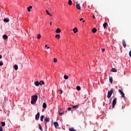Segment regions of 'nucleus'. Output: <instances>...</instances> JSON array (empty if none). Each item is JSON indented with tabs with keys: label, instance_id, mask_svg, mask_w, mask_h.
<instances>
[{
	"label": "nucleus",
	"instance_id": "f257e3e1",
	"mask_svg": "<svg viewBox=\"0 0 131 131\" xmlns=\"http://www.w3.org/2000/svg\"><path fill=\"white\" fill-rule=\"evenodd\" d=\"M38 98V96H37V95H34L32 96L31 104H32V105H34V104L36 103V101H37Z\"/></svg>",
	"mask_w": 131,
	"mask_h": 131
},
{
	"label": "nucleus",
	"instance_id": "f03ea898",
	"mask_svg": "<svg viewBox=\"0 0 131 131\" xmlns=\"http://www.w3.org/2000/svg\"><path fill=\"white\" fill-rule=\"evenodd\" d=\"M113 94V90H111L110 91H108L107 92V98L109 99L110 98H111V96H112V94Z\"/></svg>",
	"mask_w": 131,
	"mask_h": 131
},
{
	"label": "nucleus",
	"instance_id": "7ed1b4c3",
	"mask_svg": "<svg viewBox=\"0 0 131 131\" xmlns=\"http://www.w3.org/2000/svg\"><path fill=\"white\" fill-rule=\"evenodd\" d=\"M117 102V98H115L112 102V108H114L115 105H116V103Z\"/></svg>",
	"mask_w": 131,
	"mask_h": 131
},
{
	"label": "nucleus",
	"instance_id": "20e7f679",
	"mask_svg": "<svg viewBox=\"0 0 131 131\" xmlns=\"http://www.w3.org/2000/svg\"><path fill=\"white\" fill-rule=\"evenodd\" d=\"M118 92L121 95L122 98H123V99L125 98V96H124V93H123V92H122V91H121V90L119 89Z\"/></svg>",
	"mask_w": 131,
	"mask_h": 131
},
{
	"label": "nucleus",
	"instance_id": "39448f33",
	"mask_svg": "<svg viewBox=\"0 0 131 131\" xmlns=\"http://www.w3.org/2000/svg\"><path fill=\"white\" fill-rule=\"evenodd\" d=\"M34 84L36 86H38L39 85H41V83H40V82H38V81H35Z\"/></svg>",
	"mask_w": 131,
	"mask_h": 131
},
{
	"label": "nucleus",
	"instance_id": "423d86ee",
	"mask_svg": "<svg viewBox=\"0 0 131 131\" xmlns=\"http://www.w3.org/2000/svg\"><path fill=\"white\" fill-rule=\"evenodd\" d=\"M44 121H45V125L47 126V122H50V118H46L44 119Z\"/></svg>",
	"mask_w": 131,
	"mask_h": 131
},
{
	"label": "nucleus",
	"instance_id": "0eeeda50",
	"mask_svg": "<svg viewBox=\"0 0 131 131\" xmlns=\"http://www.w3.org/2000/svg\"><path fill=\"white\" fill-rule=\"evenodd\" d=\"M39 116H40L39 113H37V114L35 115L36 120H38V119H39Z\"/></svg>",
	"mask_w": 131,
	"mask_h": 131
},
{
	"label": "nucleus",
	"instance_id": "6e6552de",
	"mask_svg": "<svg viewBox=\"0 0 131 131\" xmlns=\"http://www.w3.org/2000/svg\"><path fill=\"white\" fill-rule=\"evenodd\" d=\"M122 45L124 48H126V43H125V40H124V39L122 40Z\"/></svg>",
	"mask_w": 131,
	"mask_h": 131
},
{
	"label": "nucleus",
	"instance_id": "1a4fd4ad",
	"mask_svg": "<svg viewBox=\"0 0 131 131\" xmlns=\"http://www.w3.org/2000/svg\"><path fill=\"white\" fill-rule=\"evenodd\" d=\"M111 72H117V70H116L115 68H112L111 70Z\"/></svg>",
	"mask_w": 131,
	"mask_h": 131
},
{
	"label": "nucleus",
	"instance_id": "9d476101",
	"mask_svg": "<svg viewBox=\"0 0 131 131\" xmlns=\"http://www.w3.org/2000/svg\"><path fill=\"white\" fill-rule=\"evenodd\" d=\"M54 125L55 127H57V126H59V123H58L57 122H54Z\"/></svg>",
	"mask_w": 131,
	"mask_h": 131
},
{
	"label": "nucleus",
	"instance_id": "9b49d317",
	"mask_svg": "<svg viewBox=\"0 0 131 131\" xmlns=\"http://www.w3.org/2000/svg\"><path fill=\"white\" fill-rule=\"evenodd\" d=\"M92 31L93 33H96L97 32V29H96V28H94L92 29Z\"/></svg>",
	"mask_w": 131,
	"mask_h": 131
},
{
	"label": "nucleus",
	"instance_id": "f8f14e48",
	"mask_svg": "<svg viewBox=\"0 0 131 131\" xmlns=\"http://www.w3.org/2000/svg\"><path fill=\"white\" fill-rule=\"evenodd\" d=\"M56 33H60V32H61V30L60 29V28H57L56 30Z\"/></svg>",
	"mask_w": 131,
	"mask_h": 131
},
{
	"label": "nucleus",
	"instance_id": "ddd939ff",
	"mask_svg": "<svg viewBox=\"0 0 131 131\" xmlns=\"http://www.w3.org/2000/svg\"><path fill=\"white\" fill-rule=\"evenodd\" d=\"M42 107L44 109H46V108H47V103H46L45 102L43 103V104H42Z\"/></svg>",
	"mask_w": 131,
	"mask_h": 131
},
{
	"label": "nucleus",
	"instance_id": "4468645a",
	"mask_svg": "<svg viewBox=\"0 0 131 131\" xmlns=\"http://www.w3.org/2000/svg\"><path fill=\"white\" fill-rule=\"evenodd\" d=\"M103 26L104 28H106V27H107V26H108V23H104L103 25Z\"/></svg>",
	"mask_w": 131,
	"mask_h": 131
},
{
	"label": "nucleus",
	"instance_id": "2eb2a0df",
	"mask_svg": "<svg viewBox=\"0 0 131 131\" xmlns=\"http://www.w3.org/2000/svg\"><path fill=\"white\" fill-rule=\"evenodd\" d=\"M73 31H74V33H76L78 30H77V28H75L73 29Z\"/></svg>",
	"mask_w": 131,
	"mask_h": 131
},
{
	"label": "nucleus",
	"instance_id": "dca6fc26",
	"mask_svg": "<svg viewBox=\"0 0 131 131\" xmlns=\"http://www.w3.org/2000/svg\"><path fill=\"white\" fill-rule=\"evenodd\" d=\"M109 79L110 82H111V83H112V82H113V78H112V77H110Z\"/></svg>",
	"mask_w": 131,
	"mask_h": 131
},
{
	"label": "nucleus",
	"instance_id": "f3484780",
	"mask_svg": "<svg viewBox=\"0 0 131 131\" xmlns=\"http://www.w3.org/2000/svg\"><path fill=\"white\" fill-rule=\"evenodd\" d=\"M43 118H45V116L44 115L40 116V119L41 121H43Z\"/></svg>",
	"mask_w": 131,
	"mask_h": 131
},
{
	"label": "nucleus",
	"instance_id": "a211bd4d",
	"mask_svg": "<svg viewBox=\"0 0 131 131\" xmlns=\"http://www.w3.org/2000/svg\"><path fill=\"white\" fill-rule=\"evenodd\" d=\"M76 8L78 9V10H80V5H79V4H77Z\"/></svg>",
	"mask_w": 131,
	"mask_h": 131
},
{
	"label": "nucleus",
	"instance_id": "6ab92c4d",
	"mask_svg": "<svg viewBox=\"0 0 131 131\" xmlns=\"http://www.w3.org/2000/svg\"><path fill=\"white\" fill-rule=\"evenodd\" d=\"M3 38L4 39H8V36L7 35H4Z\"/></svg>",
	"mask_w": 131,
	"mask_h": 131
},
{
	"label": "nucleus",
	"instance_id": "aec40b11",
	"mask_svg": "<svg viewBox=\"0 0 131 131\" xmlns=\"http://www.w3.org/2000/svg\"><path fill=\"white\" fill-rule=\"evenodd\" d=\"M28 12H31V10H30V9H32V6H30L29 7H28Z\"/></svg>",
	"mask_w": 131,
	"mask_h": 131
},
{
	"label": "nucleus",
	"instance_id": "412c9836",
	"mask_svg": "<svg viewBox=\"0 0 131 131\" xmlns=\"http://www.w3.org/2000/svg\"><path fill=\"white\" fill-rule=\"evenodd\" d=\"M68 4H69V6H72V1L69 0Z\"/></svg>",
	"mask_w": 131,
	"mask_h": 131
},
{
	"label": "nucleus",
	"instance_id": "4be33fe9",
	"mask_svg": "<svg viewBox=\"0 0 131 131\" xmlns=\"http://www.w3.org/2000/svg\"><path fill=\"white\" fill-rule=\"evenodd\" d=\"M55 37L57 39H60V35L57 34V35H56Z\"/></svg>",
	"mask_w": 131,
	"mask_h": 131
},
{
	"label": "nucleus",
	"instance_id": "5701e85b",
	"mask_svg": "<svg viewBox=\"0 0 131 131\" xmlns=\"http://www.w3.org/2000/svg\"><path fill=\"white\" fill-rule=\"evenodd\" d=\"M69 130L70 131H76V130H75V128L73 127L69 128Z\"/></svg>",
	"mask_w": 131,
	"mask_h": 131
},
{
	"label": "nucleus",
	"instance_id": "b1692460",
	"mask_svg": "<svg viewBox=\"0 0 131 131\" xmlns=\"http://www.w3.org/2000/svg\"><path fill=\"white\" fill-rule=\"evenodd\" d=\"M46 13L47 14V15H49V16H53V15H52L51 13H49V11H48V10H46Z\"/></svg>",
	"mask_w": 131,
	"mask_h": 131
},
{
	"label": "nucleus",
	"instance_id": "393cba45",
	"mask_svg": "<svg viewBox=\"0 0 131 131\" xmlns=\"http://www.w3.org/2000/svg\"><path fill=\"white\" fill-rule=\"evenodd\" d=\"M1 125L2 126H5L6 125V123L5 122H1Z\"/></svg>",
	"mask_w": 131,
	"mask_h": 131
},
{
	"label": "nucleus",
	"instance_id": "a878e982",
	"mask_svg": "<svg viewBox=\"0 0 131 131\" xmlns=\"http://www.w3.org/2000/svg\"><path fill=\"white\" fill-rule=\"evenodd\" d=\"M14 69L15 70H18V66L16 64L14 65Z\"/></svg>",
	"mask_w": 131,
	"mask_h": 131
},
{
	"label": "nucleus",
	"instance_id": "bb28decb",
	"mask_svg": "<svg viewBox=\"0 0 131 131\" xmlns=\"http://www.w3.org/2000/svg\"><path fill=\"white\" fill-rule=\"evenodd\" d=\"M10 20L8 19V18H4V22H9Z\"/></svg>",
	"mask_w": 131,
	"mask_h": 131
},
{
	"label": "nucleus",
	"instance_id": "cd10ccee",
	"mask_svg": "<svg viewBox=\"0 0 131 131\" xmlns=\"http://www.w3.org/2000/svg\"><path fill=\"white\" fill-rule=\"evenodd\" d=\"M40 37H41V36L40 35V34H38L37 35V38L38 39H40Z\"/></svg>",
	"mask_w": 131,
	"mask_h": 131
},
{
	"label": "nucleus",
	"instance_id": "c85d7f7f",
	"mask_svg": "<svg viewBox=\"0 0 131 131\" xmlns=\"http://www.w3.org/2000/svg\"><path fill=\"white\" fill-rule=\"evenodd\" d=\"M77 107H78V105H73V106H72V108H73V109H75V108H77Z\"/></svg>",
	"mask_w": 131,
	"mask_h": 131
},
{
	"label": "nucleus",
	"instance_id": "c756f323",
	"mask_svg": "<svg viewBox=\"0 0 131 131\" xmlns=\"http://www.w3.org/2000/svg\"><path fill=\"white\" fill-rule=\"evenodd\" d=\"M58 113L60 116H62L64 114V111L62 112H59Z\"/></svg>",
	"mask_w": 131,
	"mask_h": 131
},
{
	"label": "nucleus",
	"instance_id": "7c9ffc66",
	"mask_svg": "<svg viewBox=\"0 0 131 131\" xmlns=\"http://www.w3.org/2000/svg\"><path fill=\"white\" fill-rule=\"evenodd\" d=\"M39 128L41 130H42V127H41V125L40 124H38Z\"/></svg>",
	"mask_w": 131,
	"mask_h": 131
},
{
	"label": "nucleus",
	"instance_id": "2f4dec72",
	"mask_svg": "<svg viewBox=\"0 0 131 131\" xmlns=\"http://www.w3.org/2000/svg\"><path fill=\"white\" fill-rule=\"evenodd\" d=\"M80 89H81V88L79 86H77V87H76L77 91H80Z\"/></svg>",
	"mask_w": 131,
	"mask_h": 131
},
{
	"label": "nucleus",
	"instance_id": "473e14b6",
	"mask_svg": "<svg viewBox=\"0 0 131 131\" xmlns=\"http://www.w3.org/2000/svg\"><path fill=\"white\" fill-rule=\"evenodd\" d=\"M64 79H68V78H69V77L67 75H64Z\"/></svg>",
	"mask_w": 131,
	"mask_h": 131
},
{
	"label": "nucleus",
	"instance_id": "72a5a7b5",
	"mask_svg": "<svg viewBox=\"0 0 131 131\" xmlns=\"http://www.w3.org/2000/svg\"><path fill=\"white\" fill-rule=\"evenodd\" d=\"M53 62H54L55 63H57V62H58V60H57V58H54V60H53Z\"/></svg>",
	"mask_w": 131,
	"mask_h": 131
},
{
	"label": "nucleus",
	"instance_id": "f704fd0d",
	"mask_svg": "<svg viewBox=\"0 0 131 131\" xmlns=\"http://www.w3.org/2000/svg\"><path fill=\"white\" fill-rule=\"evenodd\" d=\"M40 83H41V85H42V84H45V82L43 81H40Z\"/></svg>",
	"mask_w": 131,
	"mask_h": 131
},
{
	"label": "nucleus",
	"instance_id": "c9c22d12",
	"mask_svg": "<svg viewBox=\"0 0 131 131\" xmlns=\"http://www.w3.org/2000/svg\"><path fill=\"white\" fill-rule=\"evenodd\" d=\"M63 109L62 108H59V110H58V113L59 112H63Z\"/></svg>",
	"mask_w": 131,
	"mask_h": 131
},
{
	"label": "nucleus",
	"instance_id": "e433bc0d",
	"mask_svg": "<svg viewBox=\"0 0 131 131\" xmlns=\"http://www.w3.org/2000/svg\"><path fill=\"white\" fill-rule=\"evenodd\" d=\"M83 20V18H80V21H82L83 23H84V20Z\"/></svg>",
	"mask_w": 131,
	"mask_h": 131
},
{
	"label": "nucleus",
	"instance_id": "4c0bfd02",
	"mask_svg": "<svg viewBox=\"0 0 131 131\" xmlns=\"http://www.w3.org/2000/svg\"><path fill=\"white\" fill-rule=\"evenodd\" d=\"M68 110H69V111H71V110H72V107H68Z\"/></svg>",
	"mask_w": 131,
	"mask_h": 131
},
{
	"label": "nucleus",
	"instance_id": "58836bf2",
	"mask_svg": "<svg viewBox=\"0 0 131 131\" xmlns=\"http://www.w3.org/2000/svg\"><path fill=\"white\" fill-rule=\"evenodd\" d=\"M45 48H47L48 49H50V47H48L47 45H45Z\"/></svg>",
	"mask_w": 131,
	"mask_h": 131
},
{
	"label": "nucleus",
	"instance_id": "ea45409f",
	"mask_svg": "<svg viewBox=\"0 0 131 131\" xmlns=\"http://www.w3.org/2000/svg\"><path fill=\"white\" fill-rule=\"evenodd\" d=\"M3 65H4V63L0 61V66H3Z\"/></svg>",
	"mask_w": 131,
	"mask_h": 131
},
{
	"label": "nucleus",
	"instance_id": "a19ab883",
	"mask_svg": "<svg viewBox=\"0 0 131 131\" xmlns=\"http://www.w3.org/2000/svg\"><path fill=\"white\" fill-rule=\"evenodd\" d=\"M59 92H60V94H63V90H60Z\"/></svg>",
	"mask_w": 131,
	"mask_h": 131
},
{
	"label": "nucleus",
	"instance_id": "79ce46f5",
	"mask_svg": "<svg viewBox=\"0 0 131 131\" xmlns=\"http://www.w3.org/2000/svg\"><path fill=\"white\" fill-rule=\"evenodd\" d=\"M102 53H104V52H105V49H102Z\"/></svg>",
	"mask_w": 131,
	"mask_h": 131
},
{
	"label": "nucleus",
	"instance_id": "37998d69",
	"mask_svg": "<svg viewBox=\"0 0 131 131\" xmlns=\"http://www.w3.org/2000/svg\"><path fill=\"white\" fill-rule=\"evenodd\" d=\"M0 131H3V127L0 126Z\"/></svg>",
	"mask_w": 131,
	"mask_h": 131
},
{
	"label": "nucleus",
	"instance_id": "c03bdc74",
	"mask_svg": "<svg viewBox=\"0 0 131 131\" xmlns=\"http://www.w3.org/2000/svg\"><path fill=\"white\" fill-rule=\"evenodd\" d=\"M129 55L131 57V50L130 51V52L129 53Z\"/></svg>",
	"mask_w": 131,
	"mask_h": 131
},
{
	"label": "nucleus",
	"instance_id": "a18cd8bd",
	"mask_svg": "<svg viewBox=\"0 0 131 131\" xmlns=\"http://www.w3.org/2000/svg\"><path fill=\"white\" fill-rule=\"evenodd\" d=\"M3 58V56H2V55H0V59H2Z\"/></svg>",
	"mask_w": 131,
	"mask_h": 131
},
{
	"label": "nucleus",
	"instance_id": "49530a36",
	"mask_svg": "<svg viewBox=\"0 0 131 131\" xmlns=\"http://www.w3.org/2000/svg\"><path fill=\"white\" fill-rule=\"evenodd\" d=\"M93 19H96V17H95L94 15L93 16Z\"/></svg>",
	"mask_w": 131,
	"mask_h": 131
},
{
	"label": "nucleus",
	"instance_id": "de8ad7c7",
	"mask_svg": "<svg viewBox=\"0 0 131 131\" xmlns=\"http://www.w3.org/2000/svg\"><path fill=\"white\" fill-rule=\"evenodd\" d=\"M121 109L123 110V109H124V106H122V108H121Z\"/></svg>",
	"mask_w": 131,
	"mask_h": 131
},
{
	"label": "nucleus",
	"instance_id": "09e8293b",
	"mask_svg": "<svg viewBox=\"0 0 131 131\" xmlns=\"http://www.w3.org/2000/svg\"><path fill=\"white\" fill-rule=\"evenodd\" d=\"M84 99H86V96H85V95L84 96Z\"/></svg>",
	"mask_w": 131,
	"mask_h": 131
},
{
	"label": "nucleus",
	"instance_id": "8fccbe9b",
	"mask_svg": "<svg viewBox=\"0 0 131 131\" xmlns=\"http://www.w3.org/2000/svg\"><path fill=\"white\" fill-rule=\"evenodd\" d=\"M50 26H52V22H50Z\"/></svg>",
	"mask_w": 131,
	"mask_h": 131
},
{
	"label": "nucleus",
	"instance_id": "3c124183",
	"mask_svg": "<svg viewBox=\"0 0 131 131\" xmlns=\"http://www.w3.org/2000/svg\"><path fill=\"white\" fill-rule=\"evenodd\" d=\"M16 90L18 91V88H16Z\"/></svg>",
	"mask_w": 131,
	"mask_h": 131
}]
</instances>
